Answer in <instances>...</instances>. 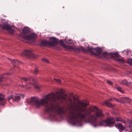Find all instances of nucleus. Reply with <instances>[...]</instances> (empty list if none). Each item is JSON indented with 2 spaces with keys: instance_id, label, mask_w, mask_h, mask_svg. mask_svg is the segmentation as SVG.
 Masks as SVG:
<instances>
[{
  "instance_id": "1",
  "label": "nucleus",
  "mask_w": 132,
  "mask_h": 132,
  "mask_svg": "<svg viewBox=\"0 0 132 132\" xmlns=\"http://www.w3.org/2000/svg\"><path fill=\"white\" fill-rule=\"evenodd\" d=\"M88 102L84 100L76 103L74 101L70 98L67 104L68 109L69 112L70 120L73 125L77 126H82L83 120L85 122L89 123L94 127L104 126H111L114 122V119L112 117H108L106 120L98 121L97 117H102L104 115L102 111L96 107L93 106L90 109L86 106Z\"/></svg>"
},
{
  "instance_id": "2",
  "label": "nucleus",
  "mask_w": 132,
  "mask_h": 132,
  "mask_svg": "<svg viewBox=\"0 0 132 132\" xmlns=\"http://www.w3.org/2000/svg\"><path fill=\"white\" fill-rule=\"evenodd\" d=\"M64 92L63 90L60 89L54 93L51 92L48 94L41 99L36 97H31L28 104L36 108H39L41 105L44 106L46 111L51 112L50 117L54 118L57 114H62L65 112V108L57 104V102L62 103L66 101L67 96L63 94Z\"/></svg>"
},
{
  "instance_id": "3",
  "label": "nucleus",
  "mask_w": 132,
  "mask_h": 132,
  "mask_svg": "<svg viewBox=\"0 0 132 132\" xmlns=\"http://www.w3.org/2000/svg\"><path fill=\"white\" fill-rule=\"evenodd\" d=\"M23 33L20 35V37L22 39H24L28 41H34L35 39L36 36L35 34L28 35L25 34L27 33L30 31L29 28L28 27H24L22 29Z\"/></svg>"
},
{
  "instance_id": "4",
  "label": "nucleus",
  "mask_w": 132,
  "mask_h": 132,
  "mask_svg": "<svg viewBox=\"0 0 132 132\" xmlns=\"http://www.w3.org/2000/svg\"><path fill=\"white\" fill-rule=\"evenodd\" d=\"M22 96V95L16 94L15 95L13 96L11 95L8 97L7 98L9 101L10 103L12 102H15L16 101H19L20 99L21 96Z\"/></svg>"
},
{
  "instance_id": "5",
  "label": "nucleus",
  "mask_w": 132,
  "mask_h": 132,
  "mask_svg": "<svg viewBox=\"0 0 132 132\" xmlns=\"http://www.w3.org/2000/svg\"><path fill=\"white\" fill-rule=\"evenodd\" d=\"M67 47L69 49L74 51L75 52H78L79 51H83L84 50V48L82 47H76L75 46H68Z\"/></svg>"
},
{
  "instance_id": "6",
  "label": "nucleus",
  "mask_w": 132,
  "mask_h": 132,
  "mask_svg": "<svg viewBox=\"0 0 132 132\" xmlns=\"http://www.w3.org/2000/svg\"><path fill=\"white\" fill-rule=\"evenodd\" d=\"M3 28L8 30L10 34H12L14 32V30L12 29L10 25L8 24L4 25L3 26Z\"/></svg>"
},
{
  "instance_id": "7",
  "label": "nucleus",
  "mask_w": 132,
  "mask_h": 132,
  "mask_svg": "<svg viewBox=\"0 0 132 132\" xmlns=\"http://www.w3.org/2000/svg\"><path fill=\"white\" fill-rule=\"evenodd\" d=\"M23 54L24 55L29 57L32 56L31 50H25L23 52Z\"/></svg>"
},
{
  "instance_id": "8",
  "label": "nucleus",
  "mask_w": 132,
  "mask_h": 132,
  "mask_svg": "<svg viewBox=\"0 0 132 132\" xmlns=\"http://www.w3.org/2000/svg\"><path fill=\"white\" fill-rule=\"evenodd\" d=\"M6 100L4 98V95L0 94V104L3 105L5 102Z\"/></svg>"
},
{
  "instance_id": "9",
  "label": "nucleus",
  "mask_w": 132,
  "mask_h": 132,
  "mask_svg": "<svg viewBox=\"0 0 132 132\" xmlns=\"http://www.w3.org/2000/svg\"><path fill=\"white\" fill-rule=\"evenodd\" d=\"M112 101V100L111 99H109L106 101L105 103L106 105L108 107H112L114 106V105L112 104L109 103V102Z\"/></svg>"
},
{
  "instance_id": "10",
  "label": "nucleus",
  "mask_w": 132,
  "mask_h": 132,
  "mask_svg": "<svg viewBox=\"0 0 132 132\" xmlns=\"http://www.w3.org/2000/svg\"><path fill=\"white\" fill-rule=\"evenodd\" d=\"M121 100L123 101L122 103L124 102L128 103L130 102L131 101L130 99L126 97H122L121 98Z\"/></svg>"
},
{
  "instance_id": "11",
  "label": "nucleus",
  "mask_w": 132,
  "mask_h": 132,
  "mask_svg": "<svg viewBox=\"0 0 132 132\" xmlns=\"http://www.w3.org/2000/svg\"><path fill=\"white\" fill-rule=\"evenodd\" d=\"M21 79L23 81L25 82H27L28 81H31L33 80V79L29 77H28L27 78L23 77Z\"/></svg>"
},
{
  "instance_id": "12",
  "label": "nucleus",
  "mask_w": 132,
  "mask_h": 132,
  "mask_svg": "<svg viewBox=\"0 0 132 132\" xmlns=\"http://www.w3.org/2000/svg\"><path fill=\"white\" fill-rule=\"evenodd\" d=\"M13 65L15 67H16L18 64H19L20 63L17 60H11L10 59Z\"/></svg>"
},
{
  "instance_id": "13",
  "label": "nucleus",
  "mask_w": 132,
  "mask_h": 132,
  "mask_svg": "<svg viewBox=\"0 0 132 132\" xmlns=\"http://www.w3.org/2000/svg\"><path fill=\"white\" fill-rule=\"evenodd\" d=\"M121 84L126 85H132V82H128L125 79L123 80L121 82Z\"/></svg>"
},
{
  "instance_id": "14",
  "label": "nucleus",
  "mask_w": 132,
  "mask_h": 132,
  "mask_svg": "<svg viewBox=\"0 0 132 132\" xmlns=\"http://www.w3.org/2000/svg\"><path fill=\"white\" fill-rule=\"evenodd\" d=\"M32 84L30 82L29 83V84H27L25 85H22V86H20L21 87H22L23 88L26 89H28L30 87V86Z\"/></svg>"
},
{
  "instance_id": "15",
  "label": "nucleus",
  "mask_w": 132,
  "mask_h": 132,
  "mask_svg": "<svg viewBox=\"0 0 132 132\" xmlns=\"http://www.w3.org/2000/svg\"><path fill=\"white\" fill-rule=\"evenodd\" d=\"M47 44V42L44 40H42L40 42V45L41 46H44L46 45Z\"/></svg>"
},
{
  "instance_id": "16",
  "label": "nucleus",
  "mask_w": 132,
  "mask_h": 132,
  "mask_svg": "<svg viewBox=\"0 0 132 132\" xmlns=\"http://www.w3.org/2000/svg\"><path fill=\"white\" fill-rule=\"evenodd\" d=\"M116 126L118 127V128L120 130H123L124 128V127H123L122 125L120 123L118 124Z\"/></svg>"
},
{
  "instance_id": "17",
  "label": "nucleus",
  "mask_w": 132,
  "mask_h": 132,
  "mask_svg": "<svg viewBox=\"0 0 132 132\" xmlns=\"http://www.w3.org/2000/svg\"><path fill=\"white\" fill-rule=\"evenodd\" d=\"M128 123L129 125V127L130 128L131 127V129L132 128V121L130 119H128L127 120ZM129 131L132 132V129L131 131Z\"/></svg>"
},
{
  "instance_id": "18",
  "label": "nucleus",
  "mask_w": 132,
  "mask_h": 132,
  "mask_svg": "<svg viewBox=\"0 0 132 132\" xmlns=\"http://www.w3.org/2000/svg\"><path fill=\"white\" fill-rule=\"evenodd\" d=\"M11 74V73H9V72L7 73H6V74H3V76H2V77H0V83H1L2 82V81H3V78H4V75H6L7 76H8L9 75H10Z\"/></svg>"
},
{
  "instance_id": "19",
  "label": "nucleus",
  "mask_w": 132,
  "mask_h": 132,
  "mask_svg": "<svg viewBox=\"0 0 132 132\" xmlns=\"http://www.w3.org/2000/svg\"><path fill=\"white\" fill-rule=\"evenodd\" d=\"M60 42L61 43V45L63 47H66V48H67L69 49L68 47H67L68 46H69V45L68 46H65V45L64 44V43L63 42V40H60Z\"/></svg>"
},
{
  "instance_id": "20",
  "label": "nucleus",
  "mask_w": 132,
  "mask_h": 132,
  "mask_svg": "<svg viewBox=\"0 0 132 132\" xmlns=\"http://www.w3.org/2000/svg\"><path fill=\"white\" fill-rule=\"evenodd\" d=\"M113 99L115 100L118 102L122 103V101L121 100V98L120 99H118L115 97H113Z\"/></svg>"
},
{
  "instance_id": "21",
  "label": "nucleus",
  "mask_w": 132,
  "mask_h": 132,
  "mask_svg": "<svg viewBox=\"0 0 132 132\" xmlns=\"http://www.w3.org/2000/svg\"><path fill=\"white\" fill-rule=\"evenodd\" d=\"M52 39L53 42L54 43H57L59 42V40L55 37H52Z\"/></svg>"
},
{
  "instance_id": "22",
  "label": "nucleus",
  "mask_w": 132,
  "mask_h": 132,
  "mask_svg": "<svg viewBox=\"0 0 132 132\" xmlns=\"http://www.w3.org/2000/svg\"><path fill=\"white\" fill-rule=\"evenodd\" d=\"M94 49H95L96 51L99 53L101 52L102 51V49L98 47L95 48H94Z\"/></svg>"
},
{
  "instance_id": "23",
  "label": "nucleus",
  "mask_w": 132,
  "mask_h": 132,
  "mask_svg": "<svg viewBox=\"0 0 132 132\" xmlns=\"http://www.w3.org/2000/svg\"><path fill=\"white\" fill-rule=\"evenodd\" d=\"M65 42L68 44H70L72 43V41L71 39H65Z\"/></svg>"
},
{
  "instance_id": "24",
  "label": "nucleus",
  "mask_w": 132,
  "mask_h": 132,
  "mask_svg": "<svg viewBox=\"0 0 132 132\" xmlns=\"http://www.w3.org/2000/svg\"><path fill=\"white\" fill-rule=\"evenodd\" d=\"M116 120L117 121H122V119L119 117H116Z\"/></svg>"
},
{
  "instance_id": "25",
  "label": "nucleus",
  "mask_w": 132,
  "mask_h": 132,
  "mask_svg": "<svg viewBox=\"0 0 132 132\" xmlns=\"http://www.w3.org/2000/svg\"><path fill=\"white\" fill-rule=\"evenodd\" d=\"M42 61L43 62H45L46 63H49V62L48 61V60L45 58H43L42 59Z\"/></svg>"
},
{
  "instance_id": "26",
  "label": "nucleus",
  "mask_w": 132,
  "mask_h": 132,
  "mask_svg": "<svg viewBox=\"0 0 132 132\" xmlns=\"http://www.w3.org/2000/svg\"><path fill=\"white\" fill-rule=\"evenodd\" d=\"M117 89L120 92H121V93H123V91L122 90L121 88L120 87H118L117 88Z\"/></svg>"
},
{
  "instance_id": "27",
  "label": "nucleus",
  "mask_w": 132,
  "mask_h": 132,
  "mask_svg": "<svg viewBox=\"0 0 132 132\" xmlns=\"http://www.w3.org/2000/svg\"><path fill=\"white\" fill-rule=\"evenodd\" d=\"M38 72V68H36L35 70L34 73L35 74H36Z\"/></svg>"
},
{
  "instance_id": "28",
  "label": "nucleus",
  "mask_w": 132,
  "mask_h": 132,
  "mask_svg": "<svg viewBox=\"0 0 132 132\" xmlns=\"http://www.w3.org/2000/svg\"><path fill=\"white\" fill-rule=\"evenodd\" d=\"M128 62L130 64L132 65V59H128Z\"/></svg>"
},
{
  "instance_id": "29",
  "label": "nucleus",
  "mask_w": 132,
  "mask_h": 132,
  "mask_svg": "<svg viewBox=\"0 0 132 132\" xmlns=\"http://www.w3.org/2000/svg\"><path fill=\"white\" fill-rule=\"evenodd\" d=\"M107 83L110 85H112V82L109 81H107Z\"/></svg>"
},
{
  "instance_id": "30",
  "label": "nucleus",
  "mask_w": 132,
  "mask_h": 132,
  "mask_svg": "<svg viewBox=\"0 0 132 132\" xmlns=\"http://www.w3.org/2000/svg\"><path fill=\"white\" fill-rule=\"evenodd\" d=\"M117 61H119V62H122V63H123V62H124V61H123V60H120V59H117Z\"/></svg>"
},
{
  "instance_id": "31",
  "label": "nucleus",
  "mask_w": 132,
  "mask_h": 132,
  "mask_svg": "<svg viewBox=\"0 0 132 132\" xmlns=\"http://www.w3.org/2000/svg\"><path fill=\"white\" fill-rule=\"evenodd\" d=\"M94 49L92 47H88V49L90 51H92Z\"/></svg>"
},
{
  "instance_id": "32",
  "label": "nucleus",
  "mask_w": 132,
  "mask_h": 132,
  "mask_svg": "<svg viewBox=\"0 0 132 132\" xmlns=\"http://www.w3.org/2000/svg\"><path fill=\"white\" fill-rule=\"evenodd\" d=\"M54 80L55 81L58 82H61V80L59 79H54Z\"/></svg>"
},
{
  "instance_id": "33",
  "label": "nucleus",
  "mask_w": 132,
  "mask_h": 132,
  "mask_svg": "<svg viewBox=\"0 0 132 132\" xmlns=\"http://www.w3.org/2000/svg\"><path fill=\"white\" fill-rule=\"evenodd\" d=\"M121 122H122L123 123L125 124H126V120H124L123 119L122 120V121H121Z\"/></svg>"
},
{
  "instance_id": "34",
  "label": "nucleus",
  "mask_w": 132,
  "mask_h": 132,
  "mask_svg": "<svg viewBox=\"0 0 132 132\" xmlns=\"http://www.w3.org/2000/svg\"><path fill=\"white\" fill-rule=\"evenodd\" d=\"M115 55L116 56H118V57L119 56H118L119 55L117 53H115Z\"/></svg>"
},
{
  "instance_id": "35",
  "label": "nucleus",
  "mask_w": 132,
  "mask_h": 132,
  "mask_svg": "<svg viewBox=\"0 0 132 132\" xmlns=\"http://www.w3.org/2000/svg\"><path fill=\"white\" fill-rule=\"evenodd\" d=\"M127 53H130V51L129 50H127Z\"/></svg>"
},
{
  "instance_id": "36",
  "label": "nucleus",
  "mask_w": 132,
  "mask_h": 132,
  "mask_svg": "<svg viewBox=\"0 0 132 132\" xmlns=\"http://www.w3.org/2000/svg\"><path fill=\"white\" fill-rule=\"evenodd\" d=\"M34 86H35V87L36 88H39L38 87V86H36V85H34Z\"/></svg>"
},
{
  "instance_id": "37",
  "label": "nucleus",
  "mask_w": 132,
  "mask_h": 132,
  "mask_svg": "<svg viewBox=\"0 0 132 132\" xmlns=\"http://www.w3.org/2000/svg\"><path fill=\"white\" fill-rule=\"evenodd\" d=\"M2 21H3V20H1V21L2 22Z\"/></svg>"
},
{
  "instance_id": "38",
  "label": "nucleus",
  "mask_w": 132,
  "mask_h": 132,
  "mask_svg": "<svg viewBox=\"0 0 132 132\" xmlns=\"http://www.w3.org/2000/svg\"><path fill=\"white\" fill-rule=\"evenodd\" d=\"M21 40H22L21 39H20Z\"/></svg>"
}]
</instances>
